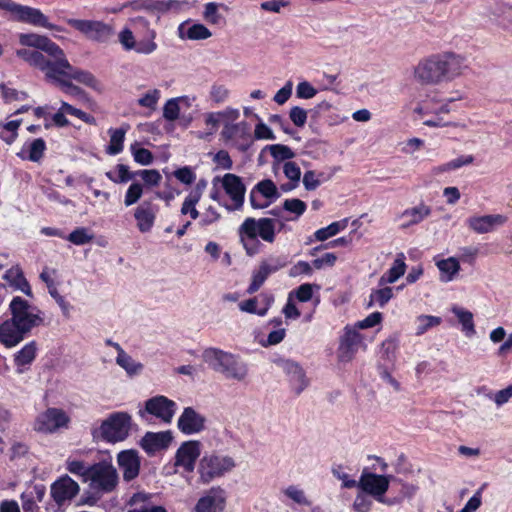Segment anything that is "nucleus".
<instances>
[{
	"label": "nucleus",
	"mask_w": 512,
	"mask_h": 512,
	"mask_svg": "<svg viewBox=\"0 0 512 512\" xmlns=\"http://www.w3.org/2000/svg\"><path fill=\"white\" fill-rule=\"evenodd\" d=\"M116 468L109 461H101L89 466L87 481L92 490L98 493H110L118 485Z\"/></svg>",
	"instance_id": "nucleus-6"
},
{
	"label": "nucleus",
	"mask_w": 512,
	"mask_h": 512,
	"mask_svg": "<svg viewBox=\"0 0 512 512\" xmlns=\"http://www.w3.org/2000/svg\"><path fill=\"white\" fill-rule=\"evenodd\" d=\"M508 219L506 216L501 214H491L479 217H473L470 219L469 224H502Z\"/></svg>",
	"instance_id": "nucleus-54"
},
{
	"label": "nucleus",
	"mask_w": 512,
	"mask_h": 512,
	"mask_svg": "<svg viewBox=\"0 0 512 512\" xmlns=\"http://www.w3.org/2000/svg\"><path fill=\"white\" fill-rule=\"evenodd\" d=\"M94 235L87 228H78L72 231L67 239L75 245H84L92 241Z\"/></svg>",
	"instance_id": "nucleus-43"
},
{
	"label": "nucleus",
	"mask_w": 512,
	"mask_h": 512,
	"mask_svg": "<svg viewBox=\"0 0 512 512\" xmlns=\"http://www.w3.org/2000/svg\"><path fill=\"white\" fill-rule=\"evenodd\" d=\"M204 19L210 24H220L223 20L222 15L219 13V4L215 2H209L205 5L203 13Z\"/></svg>",
	"instance_id": "nucleus-46"
},
{
	"label": "nucleus",
	"mask_w": 512,
	"mask_h": 512,
	"mask_svg": "<svg viewBox=\"0 0 512 512\" xmlns=\"http://www.w3.org/2000/svg\"><path fill=\"white\" fill-rule=\"evenodd\" d=\"M174 176L176 177L177 180L186 185L192 184L196 179L195 173L192 171L190 167L187 166L177 169L174 172Z\"/></svg>",
	"instance_id": "nucleus-61"
},
{
	"label": "nucleus",
	"mask_w": 512,
	"mask_h": 512,
	"mask_svg": "<svg viewBox=\"0 0 512 512\" xmlns=\"http://www.w3.org/2000/svg\"><path fill=\"white\" fill-rule=\"evenodd\" d=\"M283 172L289 180L295 183L299 182L301 177V170L295 162H286L283 166Z\"/></svg>",
	"instance_id": "nucleus-64"
},
{
	"label": "nucleus",
	"mask_w": 512,
	"mask_h": 512,
	"mask_svg": "<svg viewBox=\"0 0 512 512\" xmlns=\"http://www.w3.org/2000/svg\"><path fill=\"white\" fill-rule=\"evenodd\" d=\"M115 348L118 351V356L116 358L117 364L122 367L129 375H136L140 373L143 365L134 361L127 353L123 351L119 344H115Z\"/></svg>",
	"instance_id": "nucleus-32"
},
{
	"label": "nucleus",
	"mask_w": 512,
	"mask_h": 512,
	"mask_svg": "<svg viewBox=\"0 0 512 512\" xmlns=\"http://www.w3.org/2000/svg\"><path fill=\"white\" fill-rule=\"evenodd\" d=\"M157 207L151 202H143L135 211L138 224H153L156 219Z\"/></svg>",
	"instance_id": "nucleus-34"
},
{
	"label": "nucleus",
	"mask_w": 512,
	"mask_h": 512,
	"mask_svg": "<svg viewBox=\"0 0 512 512\" xmlns=\"http://www.w3.org/2000/svg\"><path fill=\"white\" fill-rule=\"evenodd\" d=\"M180 113V104L176 98L169 99L163 106V117L167 121H175Z\"/></svg>",
	"instance_id": "nucleus-49"
},
{
	"label": "nucleus",
	"mask_w": 512,
	"mask_h": 512,
	"mask_svg": "<svg viewBox=\"0 0 512 512\" xmlns=\"http://www.w3.org/2000/svg\"><path fill=\"white\" fill-rule=\"evenodd\" d=\"M289 117L295 126L303 127L307 121V111L299 106H294L290 110Z\"/></svg>",
	"instance_id": "nucleus-58"
},
{
	"label": "nucleus",
	"mask_w": 512,
	"mask_h": 512,
	"mask_svg": "<svg viewBox=\"0 0 512 512\" xmlns=\"http://www.w3.org/2000/svg\"><path fill=\"white\" fill-rule=\"evenodd\" d=\"M417 323L416 334L421 335L429 328L438 326L441 323V318L430 315H421L417 318Z\"/></svg>",
	"instance_id": "nucleus-47"
},
{
	"label": "nucleus",
	"mask_w": 512,
	"mask_h": 512,
	"mask_svg": "<svg viewBox=\"0 0 512 512\" xmlns=\"http://www.w3.org/2000/svg\"><path fill=\"white\" fill-rule=\"evenodd\" d=\"M389 483L390 476L363 472L358 481V487L377 501L386 503L383 496L389 489Z\"/></svg>",
	"instance_id": "nucleus-12"
},
{
	"label": "nucleus",
	"mask_w": 512,
	"mask_h": 512,
	"mask_svg": "<svg viewBox=\"0 0 512 512\" xmlns=\"http://www.w3.org/2000/svg\"><path fill=\"white\" fill-rule=\"evenodd\" d=\"M5 279L10 282L11 285L25 293L27 296H32L30 285L24 277L23 272L19 266L10 268L5 274Z\"/></svg>",
	"instance_id": "nucleus-28"
},
{
	"label": "nucleus",
	"mask_w": 512,
	"mask_h": 512,
	"mask_svg": "<svg viewBox=\"0 0 512 512\" xmlns=\"http://www.w3.org/2000/svg\"><path fill=\"white\" fill-rule=\"evenodd\" d=\"M372 506L371 499L365 495L364 492H360L356 495L353 502V508L357 512H369Z\"/></svg>",
	"instance_id": "nucleus-57"
},
{
	"label": "nucleus",
	"mask_w": 512,
	"mask_h": 512,
	"mask_svg": "<svg viewBox=\"0 0 512 512\" xmlns=\"http://www.w3.org/2000/svg\"><path fill=\"white\" fill-rule=\"evenodd\" d=\"M205 421V417L195 409L186 407L178 419L177 426L182 433L191 435L201 432L205 427Z\"/></svg>",
	"instance_id": "nucleus-20"
},
{
	"label": "nucleus",
	"mask_w": 512,
	"mask_h": 512,
	"mask_svg": "<svg viewBox=\"0 0 512 512\" xmlns=\"http://www.w3.org/2000/svg\"><path fill=\"white\" fill-rule=\"evenodd\" d=\"M176 408L177 405L173 400L163 395H157L145 402V407L143 410L139 411V415L145 418V415L149 414L159 419L161 422L169 424L175 415Z\"/></svg>",
	"instance_id": "nucleus-9"
},
{
	"label": "nucleus",
	"mask_w": 512,
	"mask_h": 512,
	"mask_svg": "<svg viewBox=\"0 0 512 512\" xmlns=\"http://www.w3.org/2000/svg\"><path fill=\"white\" fill-rule=\"evenodd\" d=\"M285 265L286 262L279 258H271L270 260L262 261L258 269L253 271L251 283L248 286L246 292L250 295L257 292L270 274L278 271Z\"/></svg>",
	"instance_id": "nucleus-16"
},
{
	"label": "nucleus",
	"mask_w": 512,
	"mask_h": 512,
	"mask_svg": "<svg viewBox=\"0 0 512 512\" xmlns=\"http://www.w3.org/2000/svg\"><path fill=\"white\" fill-rule=\"evenodd\" d=\"M69 418L66 413L57 408H49L41 413L35 420L34 429L40 432H54L66 426Z\"/></svg>",
	"instance_id": "nucleus-14"
},
{
	"label": "nucleus",
	"mask_w": 512,
	"mask_h": 512,
	"mask_svg": "<svg viewBox=\"0 0 512 512\" xmlns=\"http://www.w3.org/2000/svg\"><path fill=\"white\" fill-rule=\"evenodd\" d=\"M151 498V494L135 493L128 502L130 506H134V509L128 512H167L163 506L153 505L150 502Z\"/></svg>",
	"instance_id": "nucleus-25"
},
{
	"label": "nucleus",
	"mask_w": 512,
	"mask_h": 512,
	"mask_svg": "<svg viewBox=\"0 0 512 512\" xmlns=\"http://www.w3.org/2000/svg\"><path fill=\"white\" fill-rule=\"evenodd\" d=\"M361 342L362 336L356 330L347 329L340 346V358L350 360Z\"/></svg>",
	"instance_id": "nucleus-26"
},
{
	"label": "nucleus",
	"mask_w": 512,
	"mask_h": 512,
	"mask_svg": "<svg viewBox=\"0 0 512 512\" xmlns=\"http://www.w3.org/2000/svg\"><path fill=\"white\" fill-rule=\"evenodd\" d=\"M46 150L45 141L42 138L34 139L29 146L28 159L32 162H39Z\"/></svg>",
	"instance_id": "nucleus-45"
},
{
	"label": "nucleus",
	"mask_w": 512,
	"mask_h": 512,
	"mask_svg": "<svg viewBox=\"0 0 512 512\" xmlns=\"http://www.w3.org/2000/svg\"><path fill=\"white\" fill-rule=\"evenodd\" d=\"M22 120H12L7 123H0V138L7 144H12L17 136Z\"/></svg>",
	"instance_id": "nucleus-37"
},
{
	"label": "nucleus",
	"mask_w": 512,
	"mask_h": 512,
	"mask_svg": "<svg viewBox=\"0 0 512 512\" xmlns=\"http://www.w3.org/2000/svg\"><path fill=\"white\" fill-rule=\"evenodd\" d=\"M79 490V484L65 475L51 485V496L58 505H62L66 501L72 500L79 493Z\"/></svg>",
	"instance_id": "nucleus-18"
},
{
	"label": "nucleus",
	"mask_w": 512,
	"mask_h": 512,
	"mask_svg": "<svg viewBox=\"0 0 512 512\" xmlns=\"http://www.w3.org/2000/svg\"><path fill=\"white\" fill-rule=\"evenodd\" d=\"M269 151L276 160H288L294 157V152L286 145H271L269 146Z\"/></svg>",
	"instance_id": "nucleus-51"
},
{
	"label": "nucleus",
	"mask_w": 512,
	"mask_h": 512,
	"mask_svg": "<svg viewBox=\"0 0 512 512\" xmlns=\"http://www.w3.org/2000/svg\"><path fill=\"white\" fill-rule=\"evenodd\" d=\"M212 33L203 24H193L187 29L186 37L190 40H204L211 37Z\"/></svg>",
	"instance_id": "nucleus-48"
},
{
	"label": "nucleus",
	"mask_w": 512,
	"mask_h": 512,
	"mask_svg": "<svg viewBox=\"0 0 512 512\" xmlns=\"http://www.w3.org/2000/svg\"><path fill=\"white\" fill-rule=\"evenodd\" d=\"M110 143L106 149L109 155H116L123 150V143L125 139L126 130L123 128L110 129Z\"/></svg>",
	"instance_id": "nucleus-36"
},
{
	"label": "nucleus",
	"mask_w": 512,
	"mask_h": 512,
	"mask_svg": "<svg viewBox=\"0 0 512 512\" xmlns=\"http://www.w3.org/2000/svg\"><path fill=\"white\" fill-rule=\"evenodd\" d=\"M143 189L141 184L139 183H133L129 186L126 195L124 203L126 206L133 205L136 203L142 196Z\"/></svg>",
	"instance_id": "nucleus-55"
},
{
	"label": "nucleus",
	"mask_w": 512,
	"mask_h": 512,
	"mask_svg": "<svg viewBox=\"0 0 512 512\" xmlns=\"http://www.w3.org/2000/svg\"><path fill=\"white\" fill-rule=\"evenodd\" d=\"M239 235L247 254L252 256L258 252V237L272 242L275 231L273 226H241Z\"/></svg>",
	"instance_id": "nucleus-11"
},
{
	"label": "nucleus",
	"mask_w": 512,
	"mask_h": 512,
	"mask_svg": "<svg viewBox=\"0 0 512 512\" xmlns=\"http://www.w3.org/2000/svg\"><path fill=\"white\" fill-rule=\"evenodd\" d=\"M298 98L311 99L317 94V90L307 81L300 82L296 88Z\"/></svg>",
	"instance_id": "nucleus-62"
},
{
	"label": "nucleus",
	"mask_w": 512,
	"mask_h": 512,
	"mask_svg": "<svg viewBox=\"0 0 512 512\" xmlns=\"http://www.w3.org/2000/svg\"><path fill=\"white\" fill-rule=\"evenodd\" d=\"M248 128L245 122L230 123L225 122L224 127L221 131V136L226 141H233L248 136Z\"/></svg>",
	"instance_id": "nucleus-31"
},
{
	"label": "nucleus",
	"mask_w": 512,
	"mask_h": 512,
	"mask_svg": "<svg viewBox=\"0 0 512 512\" xmlns=\"http://www.w3.org/2000/svg\"><path fill=\"white\" fill-rule=\"evenodd\" d=\"M201 453V443L196 440H189L181 444L175 455L176 467H182L187 472H192L195 462Z\"/></svg>",
	"instance_id": "nucleus-15"
},
{
	"label": "nucleus",
	"mask_w": 512,
	"mask_h": 512,
	"mask_svg": "<svg viewBox=\"0 0 512 512\" xmlns=\"http://www.w3.org/2000/svg\"><path fill=\"white\" fill-rule=\"evenodd\" d=\"M430 208L424 204H419L406 209L401 218L407 221V224H417L424 221L430 215Z\"/></svg>",
	"instance_id": "nucleus-33"
},
{
	"label": "nucleus",
	"mask_w": 512,
	"mask_h": 512,
	"mask_svg": "<svg viewBox=\"0 0 512 512\" xmlns=\"http://www.w3.org/2000/svg\"><path fill=\"white\" fill-rule=\"evenodd\" d=\"M284 369L290 378L295 392L297 394L301 393L308 384L303 369L297 363L290 361L285 363Z\"/></svg>",
	"instance_id": "nucleus-27"
},
{
	"label": "nucleus",
	"mask_w": 512,
	"mask_h": 512,
	"mask_svg": "<svg viewBox=\"0 0 512 512\" xmlns=\"http://www.w3.org/2000/svg\"><path fill=\"white\" fill-rule=\"evenodd\" d=\"M17 21L26 22L34 26H40L47 29H55L56 26L48 21V18L36 8L14 3L11 13Z\"/></svg>",
	"instance_id": "nucleus-17"
},
{
	"label": "nucleus",
	"mask_w": 512,
	"mask_h": 512,
	"mask_svg": "<svg viewBox=\"0 0 512 512\" xmlns=\"http://www.w3.org/2000/svg\"><path fill=\"white\" fill-rule=\"evenodd\" d=\"M28 334L26 330H22L12 319L4 321L0 325V342L6 347H14L19 344Z\"/></svg>",
	"instance_id": "nucleus-24"
},
{
	"label": "nucleus",
	"mask_w": 512,
	"mask_h": 512,
	"mask_svg": "<svg viewBox=\"0 0 512 512\" xmlns=\"http://www.w3.org/2000/svg\"><path fill=\"white\" fill-rule=\"evenodd\" d=\"M10 311L12 315L11 319L22 327V330H26L28 333L43 322L39 310L32 307L21 297L13 298L10 303Z\"/></svg>",
	"instance_id": "nucleus-8"
},
{
	"label": "nucleus",
	"mask_w": 512,
	"mask_h": 512,
	"mask_svg": "<svg viewBox=\"0 0 512 512\" xmlns=\"http://www.w3.org/2000/svg\"><path fill=\"white\" fill-rule=\"evenodd\" d=\"M36 342L32 341L26 344L21 350L14 355V363L18 367V372L22 373L20 367L31 364L36 357Z\"/></svg>",
	"instance_id": "nucleus-30"
},
{
	"label": "nucleus",
	"mask_w": 512,
	"mask_h": 512,
	"mask_svg": "<svg viewBox=\"0 0 512 512\" xmlns=\"http://www.w3.org/2000/svg\"><path fill=\"white\" fill-rule=\"evenodd\" d=\"M67 23L93 41L104 43L113 36V28L101 21L69 19Z\"/></svg>",
	"instance_id": "nucleus-10"
},
{
	"label": "nucleus",
	"mask_w": 512,
	"mask_h": 512,
	"mask_svg": "<svg viewBox=\"0 0 512 512\" xmlns=\"http://www.w3.org/2000/svg\"><path fill=\"white\" fill-rule=\"evenodd\" d=\"M119 42L127 51L133 50V48L136 46V40L133 35V32L128 28L123 29L119 33Z\"/></svg>",
	"instance_id": "nucleus-63"
},
{
	"label": "nucleus",
	"mask_w": 512,
	"mask_h": 512,
	"mask_svg": "<svg viewBox=\"0 0 512 512\" xmlns=\"http://www.w3.org/2000/svg\"><path fill=\"white\" fill-rule=\"evenodd\" d=\"M467 69L465 56L445 51L421 59L413 69V78L421 85H438L459 78Z\"/></svg>",
	"instance_id": "nucleus-1"
},
{
	"label": "nucleus",
	"mask_w": 512,
	"mask_h": 512,
	"mask_svg": "<svg viewBox=\"0 0 512 512\" xmlns=\"http://www.w3.org/2000/svg\"><path fill=\"white\" fill-rule=\"evenodd\" d=\"M204 362L227 379L243 381L247 376V366L231 353L217 348H207L202 354Z\"/></svg>",
	"instance_id": "nucleus-3"
},
{
	"label": "nucleus",
	"mask_w": 512,
	"mask_h": 512,
	"mask_svg": "<svg viewBox=\"0 0 512 512\" xmlns=\"http://www.w3.org/2000/svg\"><path fill=\"white\" fill-rule=\"evenodd\" d=\"M19 43L26 47L35 48L34 50L22 48L16 50V56L25 61L31 67L40 70L32 61L36 58L35 55H40L44 62L55 63V61L62 55L63 50L49 39L47 36L39 35L36 33H21L19 34Z\"/></svg>",
	"instance_id": "nucleus-2"
},
{
	"label": "nucleus",
	"mask_w": 512,
	"mask_h": 512,
	"mask_svg": "<svg viewBox=\"0 0 512 512\" xmlns=\"http://www.w3.org/2000/svg\"><path fill=\"white\" fill-rule=\"evenodd\" d=\"M437 266L443 275L448 276L447 281L452 280V277L460 270L458 260L453 257L439 261Z\"/></svg>",
	"instance_id": "nucleus-42"
},
{
	"label": "nucleus",
	"mask_w": 512,
	"mask_h": 512,
	"mask_svg": "<svg viewBox=\"0 0 512 512\" xmlns=\"http://www.w3.org/2000/svg\"><path fill=\"white\" fill-rule=\"evenodd\" d=\"M283 208L286 211L294 213L296 215H302L306 210V204L300 199H287L283 203Z\"/></svg>",
	"instance_id": "nucleus-59"
},
{
	"label": "nucleus",
	"mask_w": 512,
	"mask_h": 512,
	"mask_svg": "<svg viewBox=\"0 0 512 512\" xmlns=\"http://www.w3.org/2000/svg\"><path fill=\"white\" fill-rule=\"evenodd\" d=\"M221 182L225 193L232 200L234 207L236 209L242 207L244 203L246 187L241 177L232 173H227L223 176Z\"/></svg>",
	"instance_id": "nucleus-22"
},
{
	"label": "nucleus",
	"mask_w": 512,
	"mask_h": 512,
	"mask_svg": "<svg viewBox=\"0 0 512 512\" xmlns=\"http://www.w3.org/2000/svg\"><path fill=\"white\" fill-rule=\"evenodd\" d=\"M134 160L141 165H149L153 161V154L146 148H138L136 145L131 146Z\"/></svg>",
	"instance_id": "nucleus-53"
},
{
	"label": "nucleus",
	"mask_w": 512,
	"mask_h": 512,
	"mask_svg": "<svg viewBox=\"0 0 512 512\" xmlns=\"http://www.w3.org/2000/svg\"><path fill=\"white\" fill-rule=\"evenodd\" d=\"M61 105H62V110L65 111L66 114L75 116L88 124L95 123V118L93 116H91L90 114H88L80 109H77L64 101L61 103Z\"/></svg>",
	"instance_id": "nucleus-52"
},
{
	"label": "nucleus",
	"mask_w": 512,
	"mask_h": 512,
	"mask_svg": "<svg viewBox=\"0 0 512 512\" xmlns=\"http://www.w3.org/2000/svg\"><path fill=\"white\" fill-rule=\"evenodd\" d=\"M140 177L146 185L157 186L159 185L162 176L156 169L151 170H140Z\"/></svg>",
	"instance_id": "nucleus-60"
},
{
	"label": "nucleus",
	"mask_w": 512,
	"mask_h": 512,
	"mask_svg": "<svg viewBox=\"0 0 512 512\" xmlns=\"http://www.w3.org/2000/svg\"><path fill=\"white\" fill-rule=\"evenodd\" d=\"M405 271H406L405 255L403 253H399V254H397L396 259L394 260L393 265L386 272V274L381 277L380 282L392 284V283L396 282L401 276H403Z\"/></svg>",
	"instance_id": "nucleus-29"
},
{
	"label": "nucleus",
	"mask_w": 512,
	"mask_h": 512,
	"mask_svg": "<svg viewBox=\"0 0 512 512\" xmlns=\"http://www.w3.org/2000/svg\"><path fill=\"white\" fill-rule=\"evenodd\" d=\"M35 56L36 58H32V61L37 66H40V71L44 73L45 78H56V76L62 75L87 86H93L96 82L95 77L90 72L73 67L69 63L64 51L55 63L44 62L40 55Z\"/></svg>",
	"instance_id": "nucleus-4"
},
{
	"label": "nucleus",
	"mask_w": 512,
	"mask_h": 512,
	"mask_svg": "<svg viewBox=\"0 0 512 512\" xmlns=\"http://www.w3.org/2000/svg\"><path fill=\"white\" fill-rule=\"evenodd\" d=\"M452 312L457 316L459 322L463 326V330L466 331L467 336L475 334V326L473 323V314L459 307H453Z\"/></svg>",
	"instance_id": "nucleus-39"
},
{
	"label": "nucleus",
	"mask_w": 512,
	"mask_h": 512,
	"mask_svg": "<svg viewBox=\"0 0 512 512\" xmlns=\"http://www.w3.org/2000/svg\"><path fill=\"white\" fill-rule=\"evenodd\" d=\"M235 467L232 457L216 453L205 454L198 465L199 479L207 484Z\"/></svg>",
	"instance_id": "nucleus-7"
},
{
	"label": "nucleus",
	"mask_w": 512,
	"mask_h": 512,
	"mask_svg": "<svg viewBox=\"0 0 512 512\" xmlns=\"http://www.w3.org/2000/svg\"><path fill=\"white\" fill-rule=\"evenodd\" d=\"M66 469L74 475L83 477L84 482L87 481L89 466L87 467L83 461L68 459L66 461Z\"/></svg>",
	"instance_id": "nucleus-50"
},
{
	"label": "nucleus",
	"mask_w": 512,
	"mask_h": 512,
	"mask_svg": "<svg viewBox=\"0 0 512 512\" xmlns=\"http://www.w3.org/2000/svg\"><path fill=\"white\" fill-rule=\"evenodd\" d=\"M230 97V89L225 85L215 82L209 90V98L214 104H223Z\"/></svg>",
	"instance_id": "nucleus-40"
},
{
	"label": "nucleus",
	"mask_w": 512,
	"mask_h": 512,
	"mask_svg": "<svg viewBox=\"0 0 512 512\" xmlns=\"http://www.w3.org/2000/svg\"><path fill=\"white\" fill-rule=\"evenodd\" d=\"M393 296V290L391 287H385L382 289L372 291L370 295V302L368 306L377 304L379 307H384Z\"/></svg>",
	"instance_id": "nucleus-41"
},
{
	"label": "nucleus",
	"mask_w": 512,
	"mask_h": 512,
	"mask_svg": "<svg viewBox=\"0 0 512 512\" xmlns=\"http://www.w3.org/2000/svg\"><path fill=\"white\" fill-rule=\"evenodd\" d=\"M333 475L338 479L342 481V486L344 488H354L358 487V482L354 479H351L347 473L344 472V468L341 465H338L336 467H333L332 469Z\"/></svg>",
	"instance_id": "nucleus-56"
},
{
	"label": "nucleus",
	"mask_w": 512,
	"mask_h": 512,
	"mask_svg": "<svg viewBox=\"0 0 512 512\" xmlns=\"http://www.w3.org/2000/svg\"><path fill=\"white\" fill-rule=\"evenodd\" d=\"M117 462L123 472V478L125 481H131L138 476L140 470V459L136 451H121L117 456Z\"/></svg>",
	"instance_id": "nucleus-23"
},
{
	"label": "nucleus",
	"mask_w": 512,
	"mask_h": 512,
	"mask_svg": "<svg viewBox=\"0 0 512 512\" xmlns=\"http://www.w3.org/2000/svg\"><path fill=\"white\" fill-rule=\"evenodd\" d=\"M156 32L154 30L149 32V36L144 39H140L136 41V46L133 50L141 55H150L154 53L158 46L155 42Z\"/></svg>",
	"instance_id": "nucleus-38"
},
{
	"label": "nucleus",
	"mask_w": 512,
	"mask_h": 512,
	"mask_svg": "<svg viewBox=\"0 0 512 512\" xmlns=\"http://www.w3.org/2000/svg\"><path fill=\"white\" fill-rule=\"evenodd\" d=\"M280 197L277 186L271 179L258 182L250 191L249 199L253 208H265Z\"/></svg>",
	"instance_id": "nucleus-13"
},
{
	"label": "nucleus",
	"mask_w": 512,
	"mask_h": 512,
	"mask_svg": "<svg viewBox=\"0 0 512 512\" xmlns=\"http://www.w3.org/2000/svg\"><path fill=\"white\" fill-rule=\"evenodd\" d=\"M173 440L171 431L147 432L142 437L140 445L148 455L167 449Z\"/></svg>",
	"instance_id": "nucleus-21"
},
{
	"label": "nucleus",
	"mask_w": 512,
	"mask_h": 512,
	"mask_svg": "<svg viewBox=\"0 0 512 512\" xmlns=\"http://www.w3.org/2000/svg\"><path fill=\"white\" fill-rule=\"evenodd\" d=\"M132 418L127 412H114L101 422L98 427L91 429L95 440L117 443L125 440L131 428Z\"/></svg>",
	"instance_id": "nucleus-5"
},
{
	"label": "nucleus",
	"mask_w": 512,
	"mask_h": 512,
	"mask_svg": "<svg viewBox=\"0 0 512 512\" xmlns=\"http://www.w3.org/2000/svg\"><path fill=\"white\" fill-rule=\"evenodd\" d=\"M48 82L57 85L64 93L73 97H82L84 92L81 88L74 85L68 77L62 75L56 78H45Z\"/></svg>",
	"instance_id": "nucleus-35"
},
{
	"label": "nucleus",
	"mask_w": 512,
	"mask_h": 512,
	"mask_svg": "<svg viewBox=\"0 0 512 512\" xmlns=\"http://www.w3.org/2000/svg\"><path fill=\"white\" fill-rule=\"evenodd\" d=\"M225 504L224 490L220 487H213L197 501L195 512H223Z\"/></svg>",
	"instance_id": "nucleus-19"
},
{
	"label": "nucleus",
	"mask_w": 512,
	"mask_h": 512,
	"mask_svg": "<svg viewBox=\"0 0 512 512\" xmlns=\"http://www.w3.org/2000/svg\"><path fill=\"white\" fill-rule=\"evenodd\" d=\"M161 92L158 89H152L146 92L142 97L137 100V103L141 107L155 110L157 103L160 99Z\"/></svg>",
	"instance_id": "nucleus-44"
}]
</instances>
